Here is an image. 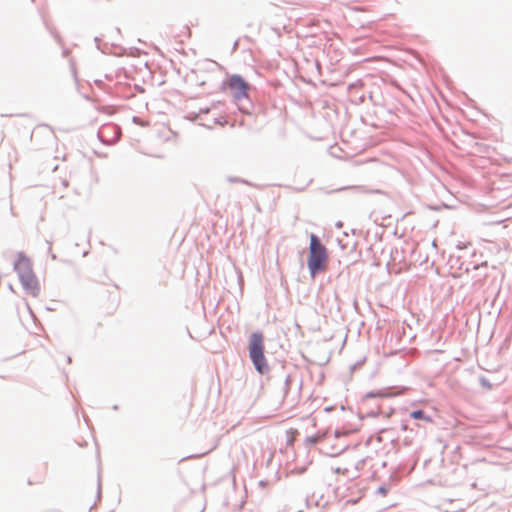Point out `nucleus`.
Segmentation results:
<instances>
[{
	"label": "nucleus",
	"instance_id": "obj_1",
	"mask_svg": "<svg viewBox=\"0 0 512 512\" xmlns=\"http://www.w3.org/2000/svg\"><path fill=\"white\" fill-rule=\"evenodd\" d=\"M14 269L26 294L37 298L40 295L41 286L33 272L31 260L24 254L19 253L14 262Z\"/></svg>",
	"mask_w": 512,
	"mask_h": 512
},
{
	"label": "nucleus",
	"instance_id": "obj_2",
	"mask_svg": "<svg viewBox=\"0 0 512 512\" xmlns=\"http://www.w3.org/2000/svg\"><path fill=\"white\" fill-rule=\"evenodd\" d=\"M328 251L315 234L310 235L308 269L312 277L327 268Z\"/></svg>",
	"mask_w": 512,
	"mask_h": 512
},
{
	"label": "nucleus",
	"instance_id": "obj_3",
	"mask_svg": "<svg viewBox=\"0 0 512 512\" xmlns=\"http://www.w3.org/2000/svg\"><path fill=\"white\" fill-rule=\"evenodd\" d=\"M249 355L256 370L263 374L268 370L264 356V337L262 333H252L249 340Z\"/></svg>",
	"mask_w": 512,
	"mask_h": 512
},
{
	"label": "nucleus",
	"instance_id": "obj_4",
	"mask_svg": "<svg viewBox=\"0 0 512 512\" xmlns=\"http://www.w3.org/2000/svg\"><path fill=\"white\" fill-rule=\"evenodd\" d=\"M225 86L235 101L247 99L249 96L250 85L240 75H231L228 77Z\"/></svg>",
	"mask_w": 512,
	"mask_h": 512
},
{
	"label": "nucleus",
	"instance_id": "obj_5",
	"mask_svg": "<svg viewBox=\"0 0 512 512\" xmlns=\"http://www.w3.org/2000/svg\"><path fill=\"white\" fill-rule=\"evenodd\" d=\"M411 417L414 419H423L427 422H431L432 419L429 416H426L422 410H416L411 413Z\"/></svg>",
	"mask_w": 512,
	"mask_h": 512
},
{
	"label": "nucleus",
	"instance_id": "obj_6",
	"mask_svg": "<svg viewBox=\"0 0 512 512\" xmlns=\"http://www.w3.org/2000/svg\"><path fill=\"white\" fill-rule=\"evenodd\" d=\"M297 435H298V431L296 429H290L287 431L288 441L290 444H292L294 442Z\"/></svg>",
	"mask_w": 512,
	"mask_h": 512
},
{
	"label": "nucleus",
	"instance_id": "obj_7",
	"mask_svg": "<svg viewBox=\"0 0 512 512\" xmlns=\"http://www.w3.org/2000/svg\"><path fill=\"white\" fill-rule=\"evenodd\" d=\"M379 493L385 496L387 494V489L385 487H380L378 489Z\"/></svg>",
	"mask_w": 512,
	"mask_h": 512
}]
</instances>
